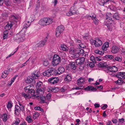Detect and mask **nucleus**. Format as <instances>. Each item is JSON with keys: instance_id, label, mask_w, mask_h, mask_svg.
<instances>
[{"instance_id": "nucleus-16", "label": "nucleus", "mask_w": 125, "mask_h": 125, "mask_svg": "<svg viewBox=\"0 0 125 125\" xmlns=\"http://www.w3.org/2000/svg\"><path fill=\"white\" fill-rule=\"evenodd\" d=\"M58 70V72H57L55 73V75L63 73L65 71V69L64 68L61 66L60 67H59Z\"/></svg>"}, {"instance_id": "nucleus-50", "label": "nucleus", "mask_w": 125, "mask_h": 125, "mask_svg": "<svg viewBox=\"0 0 125 125\" xmlns=\"http://www.w3.org/2000/svg\"><path fill=\"white\" fill-rule=\"evenodd\" d=\"M69 12L70 13V14H71V15L74 14L76 13L75 11L73 9L72 10L71 9H70V10Z\"/></svg>"}, {"instance_id": "nucleus-19", "label": "nucleus", "mask_w": 125, "mask_h": 125, "mask_svg": "<svg viewBox=\"0 0 125 125\" xmlns=\"http://www.w3.org/2000/svg\"><path fill=\"white\" fill-rule=\"evenodd\" d=\"M45 21L46 25L52 23V18H45Z\"/></svg>"}, {"instance_id": "nucleus-2", "label": "nucleus", "mask_w": 125, "mask_h": 125, "mask_svg": "<svg viewBox=\"0 0 125 125\" xmlns=\"http://www.w3.org/2000/svg\"><path fill=\"white\" fill-rule=\"evenodd\" d=\"M61 61V58L60 56L58 55L55 54L54 55L52 64L53 66H55L59 64Z\"/></svg>"}, {"instance_id": "nucleus-27", "label": "nucleus", "mask_w": 125, "mask_h": 125, "mask_svg": "<svg viewBox=\"0 0 125 125\" xmlns=\"http://www.w3.org/2000/svg\"><path fill=\"white\" fill-rule=\"evenodd\" d=\"M46 43L45 42H44V40H42L37 44L36 45L38 47H42L46 45Z\"/></svg>"}, {"instance_id": "nucleus-29", "label": "nucleus", "mask_w": 125, "mask_h": 125, "mask_svg": "<svg viewBox=\"0 0 125 125\" xmlns=\"http://www.w3.org/2000/svg\"><path fill=\"white\" fill-rule=\"evenodd\" d=\"M71 77L70 74H68L66 76H65L64 80L67 82H68L71 81Z\"/></svg>"}, {"instance_id": "nucleus-33", "label": "nucleus", "mask_w": 125, "mask_h": 125, "mask_svg": "<svg viewBox=\"0 0 125 125\" xmlns=\"http://www.w3.org/2000/svg\"><path fill=\"white\" fill-rule=\"evenodd\" d=\"M20 122V120L19 118H17L14 123H13L12 125H18Z\"/></svg>"}, {"instance_id": "nucleus-5", "label": "nucleus", "mask_w": 125, "mask_h": 125, "mask_svg": "<svg viewBox=\"0 0 125 125\" xmlns=\"http://www.w3.org/2000/svg\"><path fill=\"white\" fill-rule=\"evenodd\" d=\"M64 29V27L63 25H61L58 26L56 30V35L57 37H58L62 32Z\"/></svg>"}, {"instance_id": "nucleus-46", "label": "nucleus", "mask_w": 125, "mask_h": 125, "mask_svg": "<svg viewBox=\"0 0 125 125\" xmlns=\"http://www.w3.org/2000/svg\"><path fill=\"white\" fill-rule=\"evenodd\" d=\"M79 59H80V63H81V65L83 63V62H84L85 61V58H84L82 57L80 58H79Z\"/></svg>"}, {"instance_id": "nucleus-34", "label": "nucleus", "mask_w": 125, "mask_h": 125, "mask_svg": "<svg viewBox=\"0 0 125 125\" xmlns=\"http://www.w3.org/2000/svg\"><path fill=\"white\" fill-rule=\"evenodd\" d=\"M8 31H6L4 32L3 38L4 39L6 38L8 36Z\"/></svg>"}, {"instance_id": "nucleus-49", "label": "nucleus", "mask_w": 125, "mask_h": 125, "mask_svg": "<svg viewBox=\"0 0 125 125\" xmlns=\"http://www.w3.org/2000/svg\"><path fill=\"white\" fill-rule=\"evenodd\" d=\"M5 3L6 5L9 6L10 5V2L9 0H4Z\"/></svg>"}, {"instance_id": "nucleus-54", "label": "nucleus", "mask_w": 125, "mask_h": 125, "mask_svg": "<svg viewBox=\"0 0 125 125\" xmlns=\"http://www.w3.org/2000/svg\"><path fill=\"white\" fill-rule=\"evenodd\" d=\"M93 20H94V24L95 25H97L98 24V20L96 17Z\"/></svg>"}, {"instance_id": "nucleus-47", "label": "nucleus", "mask_w": 125, "mask_h": 125, "mask_svg": "<svg viewBox=\"0 0 125 125\" xmlns=\"http://www.w3.org/2000/svg\"><path fill=\"white\" fill-rule=\"evenodd\" d=\"M105 56L108 59L109 58L110 59L113 60V59H114V56L111 55H106Z\"/></svg>"}, {"instance_id": "nucleus-55", "label": "nucleus", "mask_w": 125, "mask_h": 125, "mask_svg": "<svg viewBox=\"0 0 125 125\" xmlns=\"http://www.w3.org/2000/svg\"><path fill=\"white\" fill-rule=\"evenodd\" d=\"M100 4L102 6H104V4H106L105 1L104 0H100Z\"/></svg>"}, {"instance_id": "nucleus-4", "label": "nucleus", "mask_w": 125, "mask_h": 125, "mask_svg": "<svg viewBox=\"0 0 125 125\" xmlns=\"http://www.w3.org/2000/svg\"><path fill=\"white\" fill-rule=\"evenodd\" d=\"M91 41L93 45H94L95 47L101 46L102 44V41L99 38H97L95 40L91 39Z\"/></svg>"}, {"instance_id": "nucleus-42", "label": "nucleus", "mask_w": 125, "mask_h": 125, "mask_svg": "<svg viewBox=\"0 0 125 125\" xmlns=\"http://www.w3.org/2000/svg\"><path fill=\"white\" fill-rule=\"evenodd\" d=\"M27 93V94H25L24 92H22L21 94V95L25 98L27 97L28 98L29 97V96L28 93Z\"/></svg>"}, {"instance_id": "nucleus-44", "label": "nucleus", "mask_w": 125, "mask_h": 125, "mask_svg": "<svg viewBox=\"0 0 125 125\" xmlns=\"http://www.w3.org/2000/svg\"><path fill=\"white\" fill-rule=\"evenodd\" d=\"M26 119L29 123H31L32 121V120L31 119V116L30 115L27 116Z\"/></svg>"}, {"instance_id": "nucleus-22", "label": "nucleus", "mask_w": 125, "mask_h": 125, "mask_svg": "<svg viewBox=\"0 0 125 125\" xmlns=\"http://www.w3.org/2000/svg\"><path fill=\"white\" fill-rule=\"evenodd\" d=\"M112 15L111 13H107L106 15V19L107 20H109L110 21H112L111 17Z\"/></svg>"}, {"instance_id": "nucleus-59", "label": "nucleus", "mask_w": 125, "mask_h": 125, "mask_svg": "<svg viewBox=\"0 0 125 125\" xmlns=\"http://www.w3.org/2000/svg\"><path fill=\"white\" fill-rule=\"evenodd\" d=\"M30 86H28L27 87H25L24 88V89L25 91V92L26 93H27V91L29 90H30Z\"/></svg>"}, {"instance_id": "nucleus-52", "label": "nucleus", "mask_w": 125, "mask_h": 125, "mask_svg": "<svg viewBox=\"0 0 125 125\" xmlns=\"http://www.w3.org/2000/svg\"><path fill=\"white\" fill-rule=\"evenodd\" d=\"M20 110L21 111L23 112L25 111V106L23 105H22L19 106Z\"/></svg>"}, {"instance_id": "nucleus-25", "label": "nucleus", "mask_w": 125, "mask_h": 125, "mask_svg": "<svg viewBox=\"0 0 125 125\" xmlns=\"http://www.w3.org/2000/svg\"><path fill=\"white\" fill-rule=\"evenodd\" d=\"M84 52V51L83 49L80 48H76V53H78L80 55H82Z\"/></svg>"}, {"instance_id": "nucleus-6", "label": "nucleus", "mask_w": 125, "mask_h": 125, "mask_svg": "<svg viewBox=\"0 0 125 125\" xmlns=\"http://www.w3.org/2000/svg\"><path fill=\"white\" fill-rule=\"evenodd\" d=\"M29 97L34 96L36 98H39V96L37 95V94H35L34 90L31 89H30L27 91V93Z\"/></svg>"}, {"instance_id": "nucleus-62", "label": "nucleus", "mask_w": 125, "mask_h": 125, "mask_svg": "<svg viewBox=\"0 0 125 125\" xmlns=\"http://www.w3.org/2000/svg\"><path fill=\"white\" fill-rule=\"evenodd\" d=\"M83 86H82L76 87L75 88V89L76 90H79L83 89Z\"/></svg>"}, {"instance_id": "nucleus-11", "label": "nucleus", "mask_w": 125, "mask_h": 125, "mask_svg": "<svg viewBox=\"0 0 125 125\" xmlns=\"http://www.w3.org/2000/svg\"><path fill=\"white\" fill-rule=\"evenodd\" d=\"M11 69H9L8 70H5L3 72L1 75L2 77L3 78H5L9 74L10 72L11 71Z\"/></svg>"}, {"instance_id": "nucleus-48", "label": "nucleus", "mask_w": 125, "mask_h": 125, "mask_svg": "<svg viewBox=\"0 0 125 125\" xmlns=\"http://www.w3.org/2000/svg\"><path fill=\"white\" fill-rule=\"evenodd\" d=\"M110 9L114 11H115L117 10L116 7L114 6H112L110 8Z\"/></svg>"}, {"instance_id": "nucleus-1", "label": "nucleus", "mask_w": 125, "mask_h": 125, "mask_svg": "<svg viewBox=\"0 0 125 125\" xmlns=\"http://www.w3.org/2000/svg\"><path fill=\"white\" fill-rule=\"evenodd\" d=\"M25 31H21L19 33L14 36L13 38L14 40L18 43L23 42L25 39Z\"/></svg>"}, {"instance_id": "nucleus-38", "label": "nucleus", "mask_w": 125, "mask_h": 125, "mask_svg": "<svg viewBox=\"0 0 125 125\" xmlns=\"http://www.w3.org/2000/svg\"><path fill=\"white\" fill-rule=\"evenodd\" d=\"M42 83L40 82L39 81L37 83L36 85V87L37 88H38L39 87H40L42 85Z\"/></svg>"}, {"instance_id": "nucleus-40", "label": "nucleus", "mask_w": 125, "mask_h": 125, "mask_svg": "<svg viewBox=\"0 0 125 125\" xmlns=\"http://www.w3.org/2000/svg\"><path fill=\"white\" fill-rule=\"evenodd\" d=\"M112 72H116L118 71L117 68L115 66H113L112 67Z\"/></svg>"}, {"instance_id": "nucleus-64", "label": "nucleus", "mask_w": 125, "mask_h": 125, "mask_svg": "<svg viewBox=\"0 0 125 125\" xmlns=\"http://www.w3.org/2000/svg\"><path fill=\"white\" fill-rule=\"evenodd\" d=\"M53 89V87H49L48 89H47V90H48V91L49 92H52V90Z\"/></svg>"}, {"instance_id": "nucleus-20", "label": "nucleus", "mask_w": 125, "mask_h": 125, "mask_svg": "<svg viewBox=\"0 0 125 125\" xmlns=\"http://www.w3.org/2000/svg\"><path fill=\"white\" fill-rule=\"evenodd\" d=\"M10 116V115L8 116L6 114H3L2 115V118L3 121L4 122H6Z\"/></svg>"}, {"instance_id": "nucleus-12", "label": "nucleus", "mask_w": 125, "mask_h": 125, "mask_svg": "<svg viewBox=\"0 0 125 125\" xmlns=\"http://www.w3.org/2000/svg\"><path fill=\"white\" fill-rule=\"evenodd\" d=\"M119 47L115 46H114L112 47V52L114 53H116L119 51Z\"/></svg>"}, {"instance_id": "nucleus-63", "label": "nucleus", "mask_w": 125, "mask_h": 125, "mask_svg": "<svg viewBox=\"0 0 125 125\" xmlns=\"http://www.w3.org/2000/svg\"><path fill=\"white\" fill-rule=\"evenodd\" d=\"M84 68L83 66H82L81 65H80L78 67L79 71H81L83 70Z\"/></svg>"}, {"instance_id": "nucleus-53", "label": "nucleus", "mask_w": 125, "mask_h": 125, "mask_svg": "<svg viewBox=\"0 0 125 125\" xmlns=\"http://www.w3.org/2000/svg\"><path fill=\"white\" fill-rule=\"evenodd\" d=\"M101 58V57H95V62L97 61H101L102 60V58Z\"/></svg>"}, {"instance_id": "nucleus-15", "label": "nucleus", "mask_w": 125, "mask_h": 125, "mask_svg": "<svg viewBox=\"0 0 125 125\" xmlns=\"http://www.w3.org/2000/svg\"><path fill=\"white\" fill-rule=\"evenodd\" d=\"M85 80V79L81 77L77 80V83L78 85L82 84L84 83Z\"/></svg>"}, {"instance_id": "nucleus-30", "label": "nucleus", "mask_w": 125, "mask_h": 125, "mask_svg": "<svg viewBox=\"0 0 125 125\" xmlns=\"http://www.w3.org/2000/svg\"><path fill=\"white\" fill-rule=\"evenodd\" d=\"M69 53L71 54H74L76 53V48L75 49L74 47L70 48L69 50Z\"/></svg>"}, {"instance_id": "nucleus-39", "label": "nucleus", "mask_w": 125, "mask_h": 125, "mask_svg": "<svg viewBox=\"0 0 125 125\" xmlns=\"http://www.w3.org/2000/svg\"><path fill=\"white\" fill-rule=\"evenodd\" d=\"M34 109L35 110H40L42 112H43V109L41 108L40 106H37L34 107Z\"/></svg>"}, {"instance_id": "nucleus-32", "label": "nucleus", "mask_w": 125, "mask_h": 125, "mask_svg": "<svg viewBox=\"0 0 125 125\" xmlns=\"http://www.w3.org/2000/svg\"><path fill=\"white\" fill-rule=\"evenodd\" d=\"M61 49H62L63 51H68L67 47L66 45L64 44L61 45Z\"/></svg>"}, {"instance_id": "nucleus-7", "label": "nucleus", "mask_w": 125, "mask_h": 125, "mask_svg": "<svg viewBox=\"0 0 125 125\" xmlns=\"http://www.w3.org/2000/svg\"><path fill=\"white\" fill-rule=\"evenodd\" d=\"M58 81L57 78L53 77L50 78L48 80V82L51 84H54L57 83Z\"/></svg>"}, {"instance_id": "nucleus-51", "label": "nucleus", "mask_w": 125, "mask_h": 125, "mask_svg": "<svg viewBox=\"0 0 125 125\" xmlns=\"http://www.w3.org/2000/svg\"><path fill=\"white\" fill-rule=\"evenodd\" d=\"M49 63L47 60H45L43 62V65L45 66H47L49 64Z\"/></svg>"}, {"instance_id": "nucleus-57", "label": "nucleus", "mask_w": 125, "mask_h": 125, "mask_svg": "<svg viewBox=\"0 0 125 125\" xmlns=\"http://www.w3.org/2000/svg\"><path fill=\"white\" fill-rule=\"evenodd\" d=\"M41 98V100L42 101V102L43 103L45 102V100L46 99L45 97H44L43 96H40Z\"/></svg>"}, {"instance_id": "nucleus-17", "label": "nucleus", "mask_w": 125, "mask_h": 125, "mask_svg": "<svg viewBox=\"0 0 125 125\" xmlns=\"http://www.w3.org/2000/svg\"><path fill=\"white\" fill-rule=\"evenodd\" d=\"M32 77L33 79H37L39 77V73H38V71L35 72L33 73L32 74Z\"/></svg>"}, {"instance_id": "nucleus-8", "label": "nucleus", "mask_w": 125, "mask_h": 125, "mask_svg": "<svg viewBox=\"0 0 125 125\" xmlns=\"http://www.w3.org/2000/svg\"><path fill=\"white\" fill-rule=\"evenodd\" d=\"M14 22L13 21H10L5 27V29L6 30H10L14 25Z\"/></svg>"}, {"instance_id": "nucleus-61", "label": "nucleus", "mask_w": 125, "mask_h": 125, "mask_svg": "<svg viewBox=\"0 0 125 125\" xmlns=\"http://www.w3.org/2000/svg\"><path fill=\"white\" fill-rule=\"evenodd\" d=\"M90 59L93 62H95V57H94V56H91L90 57Z\"/></svg>"}, {"instance_id": "nucleus-56", "label": "nucleus", "mask_w": 125, "mask_h": 125, "mask_svg": "<svg viewBox=\"0 0 125 125\" xmlns=\"http://www.w3.org/2000/svg\"><path fill=\"white\" fill-rule=\"evenodd\" d=\"M80 59L79 58L77 59L76 60L75 63L77 65H81V63L80 62Z\"/></svg>"}, {"instance_id": "nucleus-24", "label": "nucleus", "mask_w": 125, "mask_h": 125, "mask_svg": "<svg viewBox=\"0 0 125 125\" xmlns=\"http://www.w3.org/2000/svg\"><path fill=\"white\" fill-rule=\"evenodd\" d=\"M120 15L118 12H116L114 14L113 17L116 20H119L120 19Z\"/></svg>"}, {"instance_id": "nucleus-21", "label": "nucleus", "mask_w": 125, "mask_h": 125, "mask_svg": "<svg viewBox=\"0 0 125 125\" xmlns=\"http://www.w3.org/2000/svg\"><path fill=\"white\" fill-rule=\"evenodd\" d=\"M33 79L32 77L28 76L25 80V82L28 83H30L33 81Z\"/></svg>"}, {"instance_id": "nucleus-58", "label": "nucleus", "mask_w": 125, "mask_h": 125, "mask_svg": "<svg viewBox=\"0 0 125 125\" xmlns=\"http://www.w3.org/2000/svg\"><path fill=\"white\" fill-rule=\"evenodd\" d=\"M112 67L110 66L108 68V71L107 73H108L110 72H112Z\"/></svg>"}, {"instance_id": "nucleus-10", "label": "nucleus", "mask_w": 125, "mask_h": 125, "mask_svg": "<svg viewBox=\"0 0 125 125\" xmlns=\"http://www.w3.org/2000/svg\"><path fill=\"white\" fill-rule=\"evenodd\" d=\"M20 110L19 106L16 105L15 106V114L17 115H18L20 114Z\"/></svg>"}, {"instance_id": "nucleus-26", "label": "nucleus", "mask_w": 125, "mask_h": 125, "mask_svg": "<svg viewBox=\"0 0 125 125\" xmlns=\"http://www.w3.org/2000/svg\"><path fill=\"white\" fill-rule=\"evenodd\" d=\"M43 88H39L37 90H36V92L37 93V95L39 96V97L40 96H41V94H42L43 92Z\"/></svg>"}, {"instance_id": "nucleus-13", "label": "nucleus", "mask_w": 125, "mask_h": 125, "mask_svg": "<svg viewBox=\"0 0 125 125\" xmlns=\"http://www.w3.org/2000/svg\"><path fill=\"white\" fill-rule=\"evenodd\" d=\"M96 17L95 14L94 13H92L89 15H87L86 16V18L89 19H92L93 20H94Z\"/></svg>"}, {"instance_id": "nucleus-18", "label": "nucleus", "mask_w": 125, "mask_h": 125, "mask_svg": "<svg viewBox=\"0 0 125 125\" xmlns=\"http://www.w3.org/2000/svg\"><path fill=\"white\" fill-rule=\"evenodd\" d=\"M109 43L108 42H106L105 43L102 47V49L104 51H106L107 50V48L108 47Z\"/></svg>"}, {"instance_id": "nucleus-41", "label": "nucleus", "mask_w": 125, "mask_h": 125, "mask_svg": "<svg viewBox=\"0 0 125 125\" xmlns=\"http://www.w3.org/2000/svg\"><path fill=\"white\" fill-rule=\"evenodd\" d=\"M51 95L50 93H48L46 96L45 98L46 99L48 100H50L51 99Z\"/></svg>"}, {"instance_id": "nucleus-37", "label": "nucleus", "mask_w": 125, "mask_h": 125, "mask_svg": "<svg viewBox=\"0 0 125 125\" xmlns=\"http://www.w3.org/2000/svg\"><path fill=\"white\" fill-rule=\"evenodd\" d=\"M95 53L98 54L102 55L103 54V52L101 51H100L99 50H95Z\"/></svg>"}, {"instance_id": "nucleus-60", "label": "nucleus", "mask_w": 125, "mask_h": 125, "mask_svg": "<svg viewBox=\"0 0 125 125\" xmlns=\"http://www.w3.org/2000/svg\"><path fill=\"white\" fill-rule=\"evenodd\" d=\"M2 16L3 18H6L8 16V14L7 13H4L2 14Z\"/></svg>"}, {"instance_id": "nucleus-3", "label": "nucleus", "mask_w": 125, "mask_h": 125, "mask_svg": "<svg viewBox=\"0 0 125 125\" xmlns=\"http://www.w3.org/2000/svg\"><path fill=\"white\" fill-rule=\"evenodd\" d=\"M55 71V69L52 68L45 71L43 73V75L45 76H49L53 75L54 74H55V73L54 72Z\"/></svg>"}, {"instance_id": "nucleus-43", "label": "nucleus", "mask_w": 125, "mask_h": 125, "mask_svg": "<svg viewBox=\"0 0 125 125\" xmlns=\"http://www.w3.org/2000/svg\"><path fill=\"white\" fill-rule=\"evenodd\" d=\"M60 90V89L58 87H54L53 88V89L52 90V92L55 93L59 91Z\"/></svg>"}, {"instance_id": "nucleus-45", "label": "nucleus", "mask_w": 125, "mask_h": 125, "mask_svg": "<svg viewBox=\"0 0 125 125\" xmlns=\"http://www.w3.org/2000/svg\"><path fill=\"white\" fill-rule=\"evenodd\" d=\"M12 106V105L11 102L10 101L8 102V104L7 106V108H11Z\"/></svg>"}, {"instance_id": "nucleus-35", "label": "nucleus", "mask_w": 125, "mask_h": 125, "mask_svg": "<svg viewBox=\"0 0 125 125\" xmlns=\"http://www.w3.org/2000/svg\"><path fill=\"white\" fill-rule=\"evenodd\" d=\"M10 18L11 20L10 21H13L14 22V21H16L17 20V17H15L13 15H12L11 16Z\"/></svg>"}, {"instance_id": "nucleus-23", "label": "nucleus", "mask_w": 125, "mask_h": 125, "mask_svg": "<svg viewBox=\"0 0 125 125\" xmlns=\"http://www.w3.org/2000/svg\"><path fill=\"white\" fill-rule=\"evenodd\" d=\"M30 25V22L29 21L27 22H24V24L23 26V30L24 29L26 30Z\"/></svg>"}, {"instance_id": "nucleus-9", "label": "nucleus", "mask_w": 125, "mask_h": 125, "mask_svg": "<svg viewBox=\"0 0 125 125\" xmlns=\"http://www.w3.org/2000/svg\"><path fill=\"white\" fill-rule=\"evenodd\" d=\"M117 77L121 79H123L125 78V72H120L118 73L116 75Z\"/></svg>"}, {"instance_id": "nucleus-36", "label": "nucleus", "mask_w": 125, "mask_h": 125, "mask_svg": "<svg viewBox=\"0 0 125 125\" xmlns=\"http://www.w3.org/2000/svg\"><path fill=\"white\" fill-rule=\"evenodd\" d=\"M121 60V59L119 57H114L113 61L114 62L118 61H120Z\"/></svg>"}, {"instance_id": "nucleus-28", "label": "nucleus", "mask_w": 125, "mask_h": 125, "mask_svg": "<svg viewBox=\"0 0 125 125\" xmlns=\"http://www.w3.org/2000/svg\"><path fill=\"white\" fill-rule=\"evenodd\" d=\"M46 23L45 18L40 20L39 22V24L42 25H46Z\"/></svg>"}, {"instance_id": "nucleus-31", "label": "nucleus", "mask_w": 125, "mask_h": 125, "mask_svg": "<svg viewBox=\"0 0 125 125\" xmlns=\"http://www.w3.org/2000/svg\"><path fill=\"white\" fill-rule=\"evenodd\" d=\"M70 67L73 70H75L76 68V66L75 65L74 62H71L70 64Z\"/></svg>"}, {"instance_id": "nucleus-14", "label": "nucleus", "mask_w": 125, "mask_h": 125, "mask_svg": "<svg viewBox=\"0 0 125 125\" xmlns=\"http://www.w3.org/2000/svg\"><path fill=\"white\" fill-rule=\"evenodd\" d=\"M84 89L87 91H96L97 89L94 87L91 86H89L87 87H86Z\"/></svg>"}]
</instances>
